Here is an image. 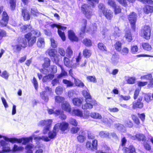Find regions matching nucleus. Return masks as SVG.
Segmentation results:
<instances>
[{
    "label": "nucleus",
    "instance_id": "1",
    "mask_svg": "<svg viewBox=\"0 0 153 153\" xmlns=\"http://www.w3.org/2000/svg\"><path fill=\"white\" fill-rule=\"evenodd\" d=\"M69 124L68 123L63 122L61 123H58L54 126L53 131L49 132L48 133V136H42V137H38L34 138L35 140H42L45 142H48L54 138L56 135V132L58 131L59 129L61 131H64L68 129Z\"/></svg>",
    "mask_w": 153,
    "mask_h": 153
},
{
    "label": "nucleus",
    "instance_id": "2",
    "mask_svg": "<svg viewBox=\"0 0 153 153\" xmlns=\"http://www.w3.org/2000/svg\"><path fill=\"white\" fill-rule=\"evenodd\" d=\"M38 137V136L36 137ZM36 137H34V135H33L32 136H31L29 137L23 138L20 139H18L16 138H9L7 137H5V139L7 140L10 141V142L13 143L17 142L19 143H22V144L23 145H25L27 143L29 142L30 140L32 141L33 138H34V140L36 141H39L40 140H35L34 138Z\"/></svg>",
    "mask_w": 153,
    "mask_h": 153
},
{
    "label": "nucleus",
    "instance_id": "3",
    "mask_svg": "<svg viewBox=\"0 0 153 153\" xmlns=\"http://www.w3.org/2000/svg\"><path fill=\"white\" fill-rule=\"evenodd\" d=\"M44 145L43 144H38L36 146H35L32 144L30 143L27 144L25 147V149L26 150L25 153H33L32 149L35 148L39 149L37 150L35 153H42L43 150L41 149L43 148Z\"/></svg>",
    "mask_w": 153,
    "mask_h": 153
},
{
    "label": "nucleus",
    "instance_id": "4",
    "mask_svg": "<svg viewBox=\"0 0 153 153\" xmlns=\"http://www.w3.org/2000/svg\"><path fill=\"white\" fill-rule=\"evenodd\" d=\"M81 9L87 18L90 19L91 18L93 13V10L89 5L87 4H83L81 7Z\"/></svg>",
    "mask_w": 153,
    "mask_h": 153
},
{
    "label": "nucleus",
    "instance_id": "5",
    "mask_svg": "<svg viewBox=\"0 0 153 153\" xmlns=\"http://www.w3.org/2000/svg\"><path fill=\"white\" fill-rule=\"evenodd\" d=\"M71 113L73 115L76 116L84 119L88 118L90 116V112L88 111H85L83 113L82 111L79 109L73 110Z\"/></svg>",
    "mask_w": 153,
    "mask_h": 153
},
{
    "label": "nucleus",
    "instance_id": "6",
    "mask_svg": "<svg viewBox=\"0 0 153 153\" xmlns=\"http://www.w3.org/2000/svg\"><path fill=\"white\" fill-rule=\"evenodd\" d=\"M51 27L53 28L55 27H56L58 28L59 29L58 30V32L59 36L63 41H65V33L64 32L62 31L59 29H61L64 30L66 29V27L61 25V24L60 23L59 24H53L51 25Z\"/></svg>",
    "mask_w": 153,
    "mask_h": 153
},
{
    "label": "nucleus",
    "instance_id": "7",
    "mask_svg": "<svg viewBox=\"0 0 153 153\" xmlns=\"http://www.w3.org/2000/svg\"><path fill=\"white\" fill-rule=\"evenodd\" d=\"M128 16V19L130 23L131 28L134 30H135L137 15L135 13L132 12Z\"/></svg>",
    "mask_w": 153,
    "mask_h": 153
},
{
    "label": "nucleus",
    "instance_id": "8",
    "mask_svg": "<svg viewBox=\"0 0 153 153\" xmlns=\"http://www.w3.org/2000/svg\"><path fill=\"white\" fill-rule=\"evenodd\" d=\"M2 137H3L0 135V138ZM3 137L5 140H1L0 142V144L2 147V150L1 151H0V152H2V153L4 152H8L10 150V149L8 143L9 142H10L9 140H5V138L6 137Z\"/></svg>",
    "mask_w": 153,
    "mask_h": 153
},
{
    "label": "nucleus",
    "instance_id": "9",
    "mask_svg": "<svg viewBox=\"0 0 153 153\" xmlns=\"http://www.w3.org/2000/svg\"><path fill=\"white\" fill-rule=\"evenodd\" d=\"M142 33L143 35V37L146 39H149L151 35L150 27L149 26H145L141 30Z\"/></svg>",
    "mask_w": 153,
    "mask_h": 153
},
{
    "label": "nucleus",
    "instance_id": "10",
    "mask_svg": "<svg viewBox=\"0 0 153 153\" xmlns=\"http://www.w3.org/2000/svg\"><path fill=\"white\" fill-rule=\"evenodd\" d=\"M25 39L28 41V45L31 46L36 42V38L34 36H33L31 33H28L25 36Z\"/></svg>",
    "mask_w": 153,
    "mask_h": 153
},
{
    "label": "nucleus",
    "instance_id": "11",
    "mask_svg": "<svg viewBox=\"0 0 153 153\" xmlns=\"http://www.w3.org/2000/svg\"><path fill=\"white\" fill-rule=\"evenodd\" d=\"M97 141L96 140H94L91 143L88 141L86 143V148L89 150H94L97 149Z\"/></svg>",
    "mask_w": 153,
    "mask_h": 153
},
{
    "label": "nucleus",
    "instance_id": "12",
    "mask_svg": "<svg viewBox=\"0 0 153 153\" xmlns=\"http://www.w3.org/2000/svg\"><path fill=\"white\" fill-rule=\"evenodd\" d=\"M143 97H140L137 101H134L133 102L132 108L133 109H136L137 108H141L143 106V103L141 101L142 100Z\"/></svg>",
    "mask_w": 153,
    "mask_h": 153
},
{
    "label": "nucleus",
    "instance_id": "13",
    "mask_svg": "<svg viewBox=\"0 0 153 153\" xmlns=\"http://www.w3.org/2000/svg\"><path fill=\"white\" fill-rule=\"evenodd\" d=\"M9 17L7 13L5 11L3 12L2 15V19L0 21V23L2 26H5L8 23Z\"/></svg>",
    "mask_w": 153,
    "mask_h": 153
},
{
    "label": "nucleus",
    "instance_id": "14",
    "mask_svg": "<svg viewBox=\"0 0 153 153\" xmlns=\"http://www.w3.org/2000/svg\"><path fill=\"white\" fill-rule=\"evenodd\" d=\"M51 57H53L54 60L55 62H58L59 59L58 56L56 55L55 53V50L53 49H48L46 52Z\"/></svg>",
    "mask_w": 153,
    "mask_h": 153
},
{
    "label": "nucleus",
    "instance_id": "15",
    "mask_svg": "<svg viewBox=\"0 0 153 153\" xmlns=\"http://www.w3.org/2000/svg\"><path fill=\"white\" fill-rule=\"evenodd\" d=\"M86 137V135L85 131L81 130L77 138L78 142L82 143L85 140Z\"/></svg>",
    "mask_w": 153,
    "mask_h": 153
},
{
    "label": "nucleus",
    "instance_id": "16",
    "mask_svg": "<svg viewBox=\"0 0 153 153\" xmlns=\"http://www.w3.org/2000/svg\"><path fill=\"white\" fill-rule=\"evenodd\" d=\"M61 107L63 110L71 113V107L68 102L66 101L62 102Z\"/></svg>",
    "mask_w": 153,
    "mask_h": 153
},
{
    "label": "nucleus",
    "instance_id": "17",
    "mask_svg": "<svg viewBox=\"0 0 153 153\" xmlns=\"http://www.w3.org/2000/svg\"><path fill=\"white\" fill-rule=\"evenodd\" d=\"M68 36L69 39L72 41H77L78 38L76 36L72 30H70L68 31Z\"/></svg>",
    "mask_w": 153,
    "mask_h": 153
},
{
    "label": "nucleus",
    "instance_id": "18",
    "mask_svg": "<svg viewBox=\"0 0 153 153\" xmlns=\"http://www.w3.org/2000/svg\"><path fill=\"white\" fill-rule=\"evenodd\" d=\"M22 15L25 20H28L30 19V16L28 11L25 8L23 9L22 11Z\"/></svg>",
    "mask_w": 153,
    "mask_h": 153
},
{
    "label": "nucleus",
    "instance_id": "19",
    "mask_svg": "<svg viewBox=\"0 0 153 153\" xmlns=\"http://www.w3.org/2000/svg\"><path fill=\"white\" fill-rule=\"evenodd\" d=\"M52 122V120H42L39 122L38 125L39 126H48V125H51Z\"/></svg>",
    "mask_w": 153,
    "mask_h": 153
},
{
    "label": "nucleus",
    "instance_id": "20",
    "mask_svg": "<svg viewBox=\"0 0 153 153\" xmlns=\"http://www.w3.org/2000/svg\"><path fill=\"white\" fill-rule=\"evenodd\" d=\"M83 101L82 98H75L72 99V102L73 104L77 106H80Z\"/></svg>",
    "mask_w": 153,
    "mask_h": 153
},
{
    "label": "nucleus",
    "instance_id": "21",
    "mask_svg": "<svg viewBox=\"0 0 153 153\" xmlns=\"http://www.w3.org/2000/svg\"><path fill=\"white\" fill-rule=\"evenodd\" d=\"M119 56L117 54H113L111 58V63L114 65H117L119 62Z\"/></svg>",
    "mask_w": 153,
    "mask_h": 153
},
{
    "label": "nucleus",
    "instance_id": "22",
    "mask_svg": "<svg viewBox=\"0 0 153 153\" xmlns=\"http://www.w3.org/2000/svg\"><path fill=\"white\" fill-rule=\"evenodd\" d=\"M144 12L149 14L153 12V6L146 5L143 8Z\"/></svg>",
    "mask_w": 153,
    "mask_h": 153
},
{
    "label": "nucleus",
    "instance_id": "23",
    "mask_svg": "<svg viewBox=\"0 0 153 153\" xmlns=\"http://www.w3.org/2000/svg\"><path fill=\"white\" fill-rule=\"evenodd\" d=\"M74 82L75 85L81 88H83L84 87L86 88V86H85L83 83L78 79L74 78Z\"/></svg>",
    "mask_w": 153,
    "mask_h": 153
},
{
    "label": "nucleus",
    "instance_id": "24",
    "mask_svg": "<svg viewBox=\"0 0 153 153\" xmlns=\"http://www.w3.org/2000/svg\"><path fill=\"white\" fill-rule=\"evenodd\" d=\"M123 150L126 153H133L135 152V148L132 145L130 146L128 148H123Z\"/></svg>",
    "mask_w": 153,
    "mask_h": 153
},
{
    "label": "nucleus",
    "instance_id": "25",
    "mask_svg": "<svg viewBox=\"0 0 153 153\" xmlns=\"http://www.w3.org/2000/svg\"><path fill=\"white\" fill-rule=\"evenodd\" d=\"M59 66L61 69V72L60 74L58 75L57 76L58 78H60L67 76L68 74L67 72L65 70L63 67L60 65H59Z\"/></svg>",
    "mask_w": 153,
    "mask_h": 153
},
{
    "label": "nucleus",
    "instance_id": "26",
    "mask_svg": "<svg viewBox=\"0 0 153 153\" xmlns=\"http://www.w3.org/2000/svg\"><path fill=\"white\" fill-rule=\"evenodd\" d=\"M55 114L57 115H59V118L62 120H65L66 118V116L64 114L62 111L59 110H56Z\"/></svg>",
    "mask_w": 153,
    "mask_h": 153
},
{
    "label": "nucleus",
    "instance_id": "27",
    "mask_svg": "<svg viewBox=\"0 0 153 153\" xmlns=\"http://www.w3.org/2000/svg\"><path fill=\"white\" fill-rule=\"evenodd\" d=\"M54 77V75L53 74H50L44 76L42 78V81L43 82H46L51 80Z\"/></svg>",
    "mask_w": 153,
    "mask_h": 153
},
{
    "label": "nucleus",
    "instance_id": "28",
    "mask_svg": "<svg viewBox=\"0 0 153 153\" xmlns=\"http://www.w3.org/2000/svg\"><path fill=\"white\" fill-rule=\"evenodd\" d=\"M103 14L108 20L111 19L113 16V13L110 12V10H106L104 13Z\"/></svg>",
    "mask_w": 153,
    "mask_h": 153
},
{
    "label": "nucleus",
    "instance_id": "29",
    "mask_svg": "<svg viewBox=\"0 0 153 153\" xmlns=\"http://www.w3.org/2000/svg\"><path fill=\"white\" fill-rule=\"evenodd\" d=\"M22 47L25 48L27 46V42L26 39L24 38H21L20 39L18 42Z\"/></svg>",
    "mask_w": 153,
    "mask_h": 153
},
{
    "label": "nucleus",
    "instance_id": "30",
    "mask_svg": "<svg viewBox=\"0 0 153 153\" xmlns=\"http://www.w3.org/2000/svg\"><path fill=\"white\" fill-rule=\"evenodd\" d=\"M82 94L85 98V101L88 102L89 100H91V96L89 92L87 90H84L82 91Z\"/></svg>",
    "mask_w": 153,
    "mask_h": 153
},
{
    "label": "nucleus",
    "instance_id": "31",
    "mask_svg": "<svg viewBox=\"0 0 153 153\" xmlns=\"http://www.w3.org/2000/svg\"><path fill=\"white\" fill-rule=\"evenodd\" d=\"M40 97L45 102H47L49 100L48 97L46 95L45 91H43L40 93Z\"/></svg>",
    "mask_w": 153,
    "mask_h": 153
},
{
    "label": "nucleus",
    "instance_id": "32",
    "mask_svg": "<svg viewBox=\"0 0 153 153\" xmlns=\"http://www.w3.org/2000/svg\"><path fill=\"white\" fill-rule=\"evenodd\" d=\"M110 134L109 132L105 131H102L99 133V136L102 138L109 137Z\"/></svg>",
    "mask_w": 153,
    "mask_h": 153
},
{
    "label": "nucleus",
    "instance_id": "33",
    "mask_svg": "<svg viewBox=\"0 0 153 153\" xmlns=\"http://www.w3.org/2000/svg\"><path fill=\"white\" fill-rule=\"evenodd\" d=\"M137 139L139 141L142 140L145 142L146 140V138L143 134H136Z\"/></svg>",
    "mask_w": 153,
    "mask_h": 153
},
{
    "label": "nucleus",
    "instance_id": "34",
    "mask_svg": "<svg viewBox=\"0 0 153 153\" xmlns=\"http://www.w3.org/2000/svg\"><path fill=\"white\" fill-rule=\"evenodd\" d=\"M86 103L82 105V108L83 109H90L93 108V105L88 102L86 101Z\"/></svg>",
    "mask_w": 153,
    "mask_h": 153
},
{
    "label": "nucleus",
    "instance_id": "35",
    "mask_svg": "<svg viewBox=\"0 0 153 153\" xmlns=\"http://www.w3.org/2000/svg\"><path fill=\"white\" fill-rule=\"evenodd\" d=\"M125 37L128 42H131L132 40L131 32L128 31L126 33Z\"/></svg>",
    "mask_w": 153,
    "mask_h": 153
},
{
    "label": "nucleus",
    "instance_id": "36",
    "mask_svg": "<svg viewBox=\"0 0 153 153\" xmlns=\"http://www.w3.org/2000/svg\"><path fill=\"white\" fill-rule=\"evenodd\" d=\"M86 24L87 20L85 19H83L82 21V26L80 28V30L82 33L85 32Z\"/></svg>",
    "mask_w": 153,
    "mask_h": 153
},
{
    "label": "nucleus",
    "instance_id": "37",
    "mask_svg": "<svg viewBox=\"0 0 153 153\" xmlns=\"http://www.w3.org/2000/svg\"><path fill=\"white\" fill-rule=\"evenodd\" d=\"M122 44L120 41H117L114 45V47L117 51H120L121 49Z\"/></svg>",
    "mask_w": 153,
    "mask_h": 153
},
{
    "label": "nucleus",
    "instance_id": "38",
    "mask_svg": "<svg viewBox=\"0 0 153 153\" xmlns=\"http://www.w3.org/2000/svg\"><path fill=\"white\" fill-rule=\"evenodd\" d=\"M45 44L44 39L39 38L37 42V45L39 47L44 46Z\"/></svg>",
    "mask_w": 153,
    "mask_h": 153
},
{
    "label": "nucleus",
    "instance_id": "39",
    "mask_svg": "<svg viewBox=\"0 0 153 153\" xmlns=\"http://www.w3.org/2000/svg\"><path fill=\"white\" fill-rule=\"evenodd\" d=\"M20 30L23 33L29 31L30 30V26L29 25H23L21 27Z\"/></svg>",
    "mask_w": 153,
    "mask_h": 153
},
{
    "label": "nucleus",
    "instance_id": "40",
    "mask_svg": "<svg viewBox=\"0 0 153 153\" xmlns=\"http://www.w3.org/2000/svg\"><path fill=\"white\" fill-rule=\"evenodd\" d=\"M115 127L117 128L118 130L121 131V132H124L126 131L125 128L122 124H116L115 125Z\"/></svg>",
    "mask_w": 153,
    "mask_h": 153
},
{
    "label": "nucleus",
    "instance_id": "41",
    "mask_svg": "<svg viewBox=\"0 0 153 153\" xmlns=\"http://www.w3.org/2000/svg\"><path fill=\"white\" fill-rule=\"evenodd\" d=\"M63 83L65 84L67 87H71L73 86L74 83L71 81L66 79H63L62 80Z\"/></svg>",
    "mask_w": 153,
    "mask_h": 153
},
{
    "label": "nucleus",
    "instance_id": "42",
    "mask_svg": "<svg viewBox=\"0 0 153 153\" xmlns=\"http://www.w3.org/2000/svg\"><path fill=\"white\" fill-rule=\"evenodd\" d=\"M90 116L91 117L94 118L100 119L102 118V116L101 115L98 113L95 112H92L91 113Z\"/></svg>",
    "mask_w": 153,
    "mask_h": 153
},
{
    "label": "nucleus",
    "instance_id": "43",
    "mask_svg": "<svg viewBox=\"0 0 153 153\" xmlns=\"http://www.w3.org/2000/svg\"><path fill=\"white\" fill-rule=\"evenodd\" d=\"M24 148L21 146H18L16 145L15 144L13 148V152H19L22 151L24 149Z\"/></svg>",
    "mask_w": 153,
    "mask_h": 153
},
{
    "label": "nucleus",
    "instance_id": "44",
    "mask_svg": "<svg viewBox=\"0 0 153 153\" xmlns=\"http://www.w3.org/2000/svg\"><path fill=\"white\" fill-rule=\"evenodd\" d=\"M55 101L57 103H60L64 102L65 100V98L63 97L59 96H56L55 97Z\"/></svg>",
    "mask_w": 153,
    "mask_h": 153
},
{
    "label": "nucleus",
    "instance_id": "45",
    "mask_svg": "<svg viewBox=\"0 0 153 153\" xmlns=\"http://www.w3.org/2000/svg\"><path fill=\"white\" fill-rule=\"evenodd\" d=\"M9 3L10 5V8L12 10L15 9L16 4V0H10Z\"/></svg>",
    "mask_w": 153,
    "mask_h": 153
},
{
    "label": "nucleus",
    "instance_id": "46",
    "mask_svg": "<svg viewBox=\"0 0 153 153\" xmlns=\"http://www.w3.org/2000/svg\"><path fill=\"white\" fill-rule=\"evenodd\" d=\"M91 54L90 50L85 49L83 51V55L86 58L89 57Z\"/></svg>",
    "mask_w": 153,
    "mask_h": 153
},
{
    "label": "nucleus",
    "instance_id": "47",
    "mask_svg": "<svg viewBox=\"0 0 153 153\" xmlns=\"http://www.w3.org/2000/svg\"><path fill=\"white\" fill-rule=\"evenodd\" d=\"M63 61L65 65L66 66L69 67L72 65V63L68 58L65 57Z\"/></svg>",
    "mask_w": 153,
    "mask_h": 153
},
{
    "label": "nucleus",
    "instance_id": "48",
    "mask_svg": "<svg viewBox=\"0 0 153 153\" xmlns=\"http://www.w3.org/2000/svg\"><path fill=\"white\" fill-rule=\"evenodd\" d=\"M142 46L144 49L148 51H149L152 49V47L151 45L147 43H143Z\"/></svg>",
    "mask_w": 153,
    "mask_h": 153
},
{
    "label": "nucleus",
    "instance_id": "49",
    "mask_svg": "<svg viewBox=\"0 0 153 153\" xmlns=\"http://www.w3.org/2000/svg\"><path fill=\"white\" fill-rule=\"evenodd\" d=\"M66 51L67 56L69 57H71L73 55V51L70 46L68 47Z\"/></svg>",
    "mask_w": 153,
    "mask_h": 153
},
{
    "label": "nucleus",
    "instance_id": "50",
    "mask_svg": "<svg viewBox=\"0 0 153 153\" xmlns=\"http://www.w3.org/2000/svg\"><path fill=\"white\" fill-rule=\"evenodd\" d=\"M129 51V49L126 47L123 48L122 49L120 50L119 52L120 53L123 55H126Z\"/></svg>",
    "mask_w": 153,
    "mask_h": 153
},
{
    "label": "nucleus",
    "instance_id": "51",
    "mask_svg": "<svg viewBox=\"0 0 153 153\" xmlns=\"http://www.w3.org/2000/svg\"><path fill=\"white\" fill-rule=\"evenodd\" d=\"M113 36L115 37V38L119 36L121 34V33H120L119 30L118 28L117 27H115L114 28V32H113Z\"/></svg>",
    "mask_w": 153,
    "mask_h": 153
},
{
    "label": "nucleus",
    "instance_id": "52",
    "mask_svg": "<svg viewBox=\"0 0 153 153\" xmlns=\"http://www.w3.org/2000/svg\"><path fill=\"white\" fill-rule=\"evenodd\" d=\"M63 90L62 87L59 86L56 88L55 90V92L57 94H60L63 92Z\"/></svg>",
    "mask_w": 153,
    "mask_h": 153
},
{
    "label": "nucleus",
    "instance_id": "53",
    "mask_svg": "<svg viewBox=\"0 0 153 153\" xmlns=\"http://www.w3.org/2000/svg\"><path fill=\"white\" fill-rule=\"evenodd\" d=\"M82 42L87 46H90L91 45V41L90 39H85L83 40Z\"/></svg>",
    "mask_w": 153,
    "mask_h": 153
},
{
    "label": "nucleus",
    "instance_id": "54",
    "mask_svg": "<svg viewBox=\"0 0 153 153\" xmlns=\"http://www.w3.org/2000/svg\"><path fill=\"white\" fill-rule=\"evenodd\" d=\"M132 119L134 122L137 125H139L140 123V120L137 116L134 115H131Z\"/></svg>",
    "mask_w": 153,
    "mask_h": 153
},
{
    "label": "nucleus",
    "instance_id": "55",
    "mask_svg": "<svg viewBox=\"0 0 153 153\" xmlns=\"http://www.w3.org/2000/svg\"><path fill=\"white\" fill-rule=\"evenodd\" d=\"M87 80L89 82L95 83L97 82L95 77L94 76H88L86 77Z\"/></svg>",
    "mask_w": 153,
    "mask_h": 153
},
{
    "label": "nucleus",
    "instance_id": "56",
    "mask_svg": "<svg viewBox=\"0 0 153 153\" xmlns=\"http://www.w3.org/2000/svg\"><path fill=\"white\" fill-rule=\"evenodd\" d=\"M113 8L114 10V12L115 14H118L121 12V10L120 7L117 5H116Z\"/></svg>",
    "mask_w": 153,
    "mask_h": 153
},
{
    "label": "nucleus",
    "instance_id": "57",
    "mask_svg": "<svg viewBox=\"0 0 153 153\" xmlns=\"http://www.w3.org/2000/svg\"><path fill=\"white\" fill-rule=\"evenodd\" d=\"M124 124L125 126L129 127H131L133 126L132 122L129 119L125 121Z\"/></svg>",
    "mask_w": 153,
    "mask_h": 153
},
{
    "label": "nucleus",
    "instance_id": "58",
    "mask_svg": "<svg viewBox=\"0 0 153 153\" xmlns=\"http://www.w3.org/2000/svg\"><path fill=\"white\" fill-rule=\"evenodd\" d=\"M44 63L43 64V66L45 68H47L50 64V60L48 58H45L44 59Z\"/></svg>",
    "mask_w": 153,
    "mask_h": 153
},
{
    "label": "nucleus",
    "instance_id": "59",
    "mask_svg": "<svg viewBox=\"0 0 153 153\" xmlns=\"http://www.w3.org/2000/svg\"><path fill=\"white\" fill-rule=\"evenodd\" d=\"M33 36H34L36 38V37H38L40 36V32L38 30H35L31 31L30 32Z\"/></svg>",
    "mask_w": 153,
    "mask_h": 153
},
{
    "label": "nucleus",
    "instance_id": "60",
    "mask_svg": "<svg viewBox=\"0 0 153 153\" xmlns=\"http://www.w3.org/2000/svg\"><path fill=\"white\" fill-rule=\"evenodd\" d=\"M98 47L99 49L102 51H106V48L105 46L102 43H100L98 44Z\"/></svg>",
    "mask_w": 153,
    "mask_h": 153
},
{
    "label": "nucleus",
    "instance_id": "61",
    "mask_svg": "<svg viewBox=\"0 0 153 153\" xmlns=\"http://www.w3.org/2000/svg\"><path fill=\"white\" fill-rule=\"evenodd\" d=\"M51 45L53 48H56L57 46L58 43L56 41H55L52 38L51 39Z\"/></svg>",
    "mask_w": 153,
    "mask_h": 153
},
{
    "label": "nucleus",
    "instance_id": "62",
    "mask_svg": "<svg viewBox=\"0 0 153 153\" xmlns=\"http://www.w3.org/2000/svg\"><path fill=\"white\" fill-rule=\"evenodd\" d=\"M13 49L14 51L17 52L20 51L21 49V46L19 44L13 46Z\"/></svg>",
    "mask_w": 153,
    "mask_h": 153
},
{
    "label": "nucleus",
    "instance_id": "63",
    "mask_svg": "<svg viewBox=\"0 0 153 153\" xmlns=\"http://www.w3.org/2000/svg\"><path fill=\"white\" fill-rule=\"evenodd\" d=\"M69 123L72 125L74 126H77L78 125V123L76 120L74 119L71 118L70 120Z\"/></svg>",
    "mask_w": 153,
    "mask_h": 153
},
{
    "label": "nucleus",
    "instance_id": "64",
    "mask_svg": "<svg viewBox=\"0 0 153 153\" xmlns=\"http://www.w3.org/2000/svg\"><path fill=\"white\" fill-rule=\"evenodd\" d=\"M136 79L134 77H130L127 80L128 83L133 84L135 83Z\"/></svg>",
    "mask_w": 153,
    "mask_h": 153
}]
</instances>
